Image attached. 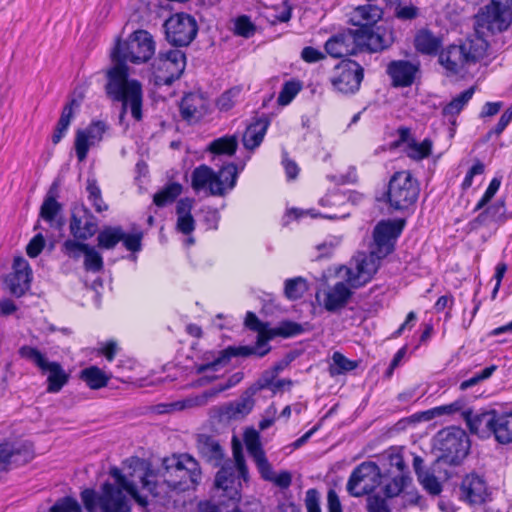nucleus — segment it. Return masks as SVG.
I'll use <instances>...</instances> for the list:
<instances>
[{"label":"nucleus","instance_id":"obj_1","mask_svg":"<svg viewBox=\"0 0 512 512\" xmlns=\"http://www.w3.org/2000/svg\"><path fill=\"white\" fill-rule=\"evenodd\" d=\"M154 53L155 42L146 30L134 31L126 41H119L111 53L113 66L107 72V93L122 103L124 111L129 107L136 120L142 117V87L137 80L128 78L126 62L145 63Z\"/></svg>","mask_w":512,"mask_h":512},{"label":"nucleus","instance_id":"obj_2","mask_svg":"<svg viewBox=\"0 0 512 512\" xmlns=\"http://www.w3.org/2000/svg\"><path fill=\"white\" fill-rule=\"evenodd\" d=\"M136 464V475L141 487L163 504L171 498L175 490H187L201 479L198 462L188 454L172 455L165 458L161 468L155 472L139 458H130V468Z\"/></svg>","mask_w":512,"mask_h":512},{"label":"nucleus","instance_id":"obj_3","mask_svg":"<svg viewBox=\"0 0 512 512\" xmlns=\"http://www.w3.org/2000/svg\"><path fill=\"white\" fill-rule=\"evenodd\" d=\"M123 465V470L110 468L109 474L114 483L105 482L98 490L88 488L81 492L87 512H131L133 499L141 505L145 504L138 495L141 483L136 475V464L130 468V459H127Z\"/></svg>","mask_w":512,"mask_h":512},{"label":"nucleus","instance_id":"obj_4","mask_svg":"<svg viewBox=\"0 0 512 512\" xmlns=\"http://www.w3.org/2000/svg\"><path fill=\"white\" fill-rule=\"evenodd\" d=\"M245 325L249 329L258 333L257 347H228L219 352V355L211 362L197 366V373L202 374L207 371H217L218 367L226 365L232 357L248 356L258 354L264 356L268 352V348L260 351L259 349L266 345L267 341L275 336L293 337L304 332L301 324L293 321H282L276 328H269L268 324L261 322L258 317L248 312L245 318Z\"/></svg>","mask_w":512,"mask_h":512},{"label":"nucleus","instance_id":"obj_5","mask_svg":"<svg viewBox=\"0 0 512 512\" xmlns=\"http://www.w3.org/2000/svg\"><path fill=\"white\" fill-rule=\"evenodd\" d=\"M488 42L475 34L460 45H450L439 55V62L451 74H459L482 60L487 53Z\"/></svg>","mask_w":512,"mask_h":512},{"label":"nucleus","instance_id":"obj_6","mask_svg":"<svg viewBox=\"0 0 512 512\" xmlns=\"http://www.w3.org/2000/svg\"><path fill=\"white\" fill-rule=\"evenodd\" d=\"M470 431L481 437L493 436L494 440L507 445L512 443V412L495 409L466 414Z\"/></svg>","mask_w":512,"mask_h":512},{"label":"nucleus","instance_id":"obj_7","mask_svg":"<svg viewBox=\"0 0 512 512\" xmlns=\"http://www.w3.org/2000/svg\"><path fill=\"white\" fill-rule=\"evenodd\" d=\"M237 166L233 163L224 165L215 172L207 165L196 167L191 175V186L195 191L207 189L213 196H224L236 185Z\"/></svg>","mask_w":512,"mask_h":512},{"label":"nucleus","instance_id":"obj_8","mask_svg":"<svg viewBox=\"0 0 512 512\" xmlns=\"http://www.w3.org/2000/svg\"><path fill=\"white\" fill-rule=\"evenodd\" d=\"M20 357L33 363L43 374H47V391L57 393L68 382L69 375L60 363L49 361L45 354L35 347L24 345L18 351Z\"/></svg>","mask_w":512,"mask_h":512},{"label":"nucleus","instance_id":"obj_9","mask_svg":"<svg viewBox=\"0 0 512 512\" xmlns=\"http://www.w3.org/2000/svg\"><path fill=\"white\" fill-rule=\"evenodd\" d=\"M234 462H226L217 472L215 477V485L222 489L226 496L231 500H239V478L244 481L248 480V468L245 463L242 452L234 449Z\"/></svg>","mask_w":512,"mask_h":512},{"label":"nucleus","instance_id":"obj_10","mask_svg":"<svg viewBox=\"0 0 512 512\" xmlns=\"http://www.w3.org/2000/svg\"><path fill=\"white\" fill-rule=\"evenodd\" d=\"M419 195L417 181L409 171L396 172L390 179L387 199L391 208L404 210L413 205Z\"/></svg>","mask_w":512,"mask_h":512},{"label":"nucleus","instance_id":"obj_11","mask_svg":"<svg viewBox=\"0 0 512 512\" xmlns=\"http://www.w3.org/2000/svg\"><path fill=\"white\" fill-rule=\"evenodd\" d=\"M186 66L185 53L179 49L159 52L152 69L156 85H171L184 72Z\"/></svg>","mask_w":512,"mask_h":512},{"label":"nucleus","instance_id":"obj_12","mask_svg":"<svg viewBox=\"0 0 512 512\" xmlns=\"http://www.w3.org/2000/svg\"><path fill=\"white\" fill-rule=\"evenodd\" d=\"M382 480L380 468L374 462H363L351 473L347 491L354 497H361L374 491Z\"/></svg>","mask_w":512,"mask_h":512},{"label":"nucleus","instance_id":"obj_13","mask_svg":"<svg viewBox=\"0 0 512 512\" xmlns=\"http://www.w3.org/2000/svg\"><path fill=\"white\" fill-rule=\"evenodd\" d=\"M439 449L451 464H459L470 448L466 432L458 427H449L438 434Z\"/></svg>","mask_w":512,"mask_h":512},{"label":"nucleus","instance_id":"obj_14","mask_svg":"<svg viewBox=\"0 0 512 512\" xmlns=\"http://www.w3.org/2000/svg\"><path fill=\"white\" fill-rule=\"evenodd\" d=\"M166 39L173 46H187L197 35L196 20L186 13H176L164 23Z\"/></svg>","mask_w":512,"mask_h":512},{"label":"nucleus","instance_id":"obj_15","mask_svg":"<svg viewBox=\"0 0 512 512\" xmlns=\"http://www.w3.org/2000/svg\"><path fill=\"white\" fill-rule=\"evenodd\" d=\"M364 77L363 67L353 60H343L334 68L331 84L342 94H354L360 88Z\"/></svg>","mask_w":512,"mask_h":512},{"label":"nucleus","instance_id":"obj_16","mask_svg":"<svg viewBox=\"0 0 512 512\" xmlns=\"http://www.w3.org/2000/svg\"><path fill=\"white\" fill-rule=\"evenodd\" d=\"M377 254L370 251L367 253H358L351 263L350 267H345L346 281L352 288H358L371 280L379 268L380 260Z\"/></svg>","mask_w":512,"mask_h":512},{"label":"nucleus","instance_id":"obj_17","mask_svg":"<svg viewBox=\"0 0 512 512\" xmlns=\"http://www.w3.org/2000/svg\"><path fill=\"white\" fill-rule=\"evenodd\" d=\"M404 227L403 220H387L379 222L373 231V245L371 251L378 257L385 258L394 250L397 237Z\"/></svg>","mask_w":512,"mask_h":512},{"label":"nucleus","instance_id":"obj_18","mask_svg":"<svg viewBox=\"0 0 512 512\" xmlns=\"http://www.w3.org/2000/svg\"><path fill=\"white\" fill-rule=\"evenodd\" d=\"M512 21V10L507 6L499 3L491 4L482 9L476 16V23L479 28L487 29L488 31L502 32L507 30Z\"/></svg>","mask_w":512,"mask_h":512},{"label":"nucleus","instance_id":"obj_19","mask_svg":"<svg viewBox=\"0 0 512 512\" xmlns=\"http://www.w3.org/2000/svg\"><path fill=\"white\" fill-rule=\"evenodd\" d=\"M108 126L103 121H92L86 128L78 129L75 134L74 148L80 162L88 155L89 149L98 145L106 133Z\"/></svg>","mask_w":512,"mask_h":512},{"label":"nucleus","instance_id":"obj_20","mask_svg":"<svg viewBox=\"0 0 512 512\" xmlns=\"http://www.w3.org/2000/svg\"><path fill=\"white\" fill-rule=\"evenodd\" d=\"M325 50L334 58H341L361 52L358 28L347 29L333 35L326 41Z\"/></svg>","mask_w":512,"mask_h":512},{"label":"nucleus","instance_id":"obj_21","mask_svg":"<svg viewBox=\"0 0 512 512\" xmlns=\"http://www.w3.org/2000/svg\"><path fill=\"white\" fill-rule=\"evenodd\" d=\"M32 281V270L28 261L21 257L13 260L12 271L5 277L6 288L16 297L23 296L29 289Z\"/></svg>","mask_w":512,"mask_h":512},{"label":"nucleus","instance_id":"obj_22","mask_svg":"<svg viewBox=\"0 0 512 512\" xmlns=\"http://www.w3.org/2000/svg\"><path fill=\"white\" fill-rule=\"evenodd\" d=\"M419 72L418 64L408 60H394L386 67V73L391 79V85L395 88L411 86Z\"/></svg>","mask_w":512,"mask_h":512},{"label":"nucleus","instance_id":"obj_23","mask_svg":"<svg viewBox=\"0 0 512 512\" xmlns=\"http://www.w3.org/2000/svg\"><path fill=\"white\" fill-rule=\"evenodd\" d=\"M97 221L84 206L74 207L70 221V231L77 239L87 240L97 231Z\"/></svg>","mask_w":512,"mask_h":512},{"label":"nucleus","instance_id":"obj_24","mask_svg":"<svg viewBox=\"0 0 512 512\" xmlns=\"http://www.w3.org/2000/svg\"><path fill=\"white\" fill-rule=\"evenodd\" d=\"M34 457L33 450L29 445H0V471H5L12 466H20L30 462Z\"/></svg>","mask_w":512,"mask_h":512},{"label":"nucleus","instance_id":"obj_25","mask_svg":"<svg viewBox=\"0 0 512 512\" xmlns=\"http://www.w3.org/2000/svg\"><path fill=\"white\" fill-rule=\"evenodd\" d=\"M383 15L382 8L375 0H366L364 4L354 7L348 14L349 22L357 28L373 27Z\"/></svg>","mask_w":512,"mask_h":512},{"label":"nucleus","instance_id":"obj_26","mask_svg":"<svg viewBox=\"0 0 512 512\" xmlns=\"http://www.w3.org/2000/svg\"><path fill=\"white\" fill-rule=\"evenodd\" d=\"M460 498L471 504H482L488 497V488L486 482L477 474L467 475L460 486Z\"/></svg>","mask_w":512,"mask_h":512},{"label":"nucleus","instance_id":"obj_27","mask_svg":"<svg viewBox=\"0 0 512 512\" xmlns=\"http://www.w3.org/2000/svg\"><path fill=\"white\" fill-rule=\"evenodd\" d=\"M361 51L377 52L388 48L392 43V34L378 28H358Z\"/></svg>","mask_w":512,"mask_h":512},{"label":"nucleus","instance_id":"obj_28","mask_svg":"<svg viewBox=\"0 0 512 512\" xmlns=\"http://www.w3.org/2000/svg\"><path fill=\"white\" fill-rule=\"evenodd\" d=\"M207 110V99L198 93L185 95L180 104L181 116L190 123L201 119L207 113Z\"/></svg>","mask_w":512,"mask_h":512},{"label":"nucleus","instance_id":"obj_29","mask_svg":"<svg viewBox=\"0 0 512 512\" xmlns=\"http://www.w3.org/2000/svg\"><path fill=\"white\" fill-rule=\"evenodd\" d=\"M348 286V282H337L326 292L324 307L327 311H337L347 304L352 294Z\"/></svg>","mask_w":512,"mask_h":512},{"label":"nucleus","instance_id":"obj_30","mask_svg":"<svg viewBox=\"0 0 512 512\" xmlns=\"http://www.w3.org/2000/svg\"><path fill=\"white\" fill-rule=\"evenodd\" d=\"M197 448L201 456L214 466L220 465L224 453L218 441L207 435H199Z\"/></svg>","mask_w":512,"mask_h":512},{"label":"nucleus","instance_id":"obj_31","mask_svg":"<svg viewBox=\"0 0 512 512\" xmlns=\"http://www.w3.org/2000/svg\"><path fill=\"white\" fill-rule=\"evenodd\" d=\"M193 199L182 198L177 202V230L185 235L191 234L195 229V220L191 214Z\"/></svg>","mask_w":512,"mask_h":512},{"label":"nucleus","instance_id":"obj_32","mask_svg":"<svg viewBox=\"0 0 512 512\" xmlns=\"http://www.w3.org/2000/svg\"><path fill=\"white\" fill-rule=\"evenodd\" d=\"M268 128V122L263 119L256 120L250 124L242 137L243 145L248 150H254L263 141Z\"/></svg>","mask_w":512,"mask_h":512},{"label":"nucleus","instance_id":"obj_33","mask_svg":"<svg viewBox=\"0 0 512 512\" xmlns=\"http://www.w3.org/2000/svg\"><path fill=\"white\" fill-rule=\"evenodd\" d=\"M442 42L441 37L434 35L427 29L418 31L414 39L416 50L427 55L436 54L442 46Z\"/></svg>","mask_w":512,"mask_h":512},{"label":"nucleus","instance_id":"obj_34","mask_svg":"<svg viewBox=\"0 0 512 512\" xmlns=\"http://www.w3.org/2000/svg\"><path fill=\"white\" fill-rule=\"evenodd\" d=\"M78 106L76 100H71L66 104L62 110L61 116L58 120L54 133L52 135V142L57 144L65 136L74 115V108Z\"/></svg>","mask_w":512,"mask_h":512},{"label":"nucleus","instance_id":"obj_35","mask_svg":"<svg viewBox=\"0 0 512 512\" xmlns=\"http://www.w3.org/2000/svg\"><path fill=\"white\" fill-rule=\"evenodd\" d=\"M80 377L91 389H100L108 384L111 375L97 366H90L81 371Z\"/></svg>","mask_w":512,"mask_h":512},{"label":"nucleus","instance_id":"obj_36","mask_svg":"<svg viewBox=\"0 0 512 512\" xmlns=\"http://www.w3.org/2000/svg\"><path fill=\"white\" fill-rule=\"evenodd\" d=\"M474 91V88L470 87L453 98L447 105L444 106L442 110L443 115L449 118V120L455 118L471 100Z\"/></svg>","mask_w":512,"mask_h":512},{"label":"nucleus","instance_id":"obj_37","mask_svg":"<svg viewBox=\"0 0 512 512\" xmlns=\"http://www.w3.org/2000/svg\"><path fill=\"white\" fill-rule=\"evenodd\" d=\"M507 218L505 202L503 199H499L481 212L477 217V221L479 223H486L488 221L503 222Z\"/></svg>","mask_w":512,"mask_h":512},{"label":"nucleus","instance_id":"obj_38","mask_svg":"<svg viewBox=\"0 0 512 512\" xmlns=\"http://www.w3.org/2000/svg\"><path fill=\"white\" fill-rule=\"evenodd\" d=\"M124 231L121 227L108 226L103 228L98 236V247L101 249H113L123 238Z\"/></svg>","mask_w":512,"mask_h":512},{"label":"nucleus","instance_id":"obj_39","mask_svg":"<svg viewBox=\"0 0 512 512\" xmlns=\"http://www.w3.org/2000/svg\"><path fill=\"white\" fill-rule=\"evenodd\" d=\"M238 142L235 136H224L213 140L208 150L215 155L232 156L237 150Z\"/></svg>","mask_w":512,"mask_h":512},{"label":"nucleus","instance_id":"obj_40","mask_svg":"<svg viewBox=\"0 0 512 512\" xmlns=\"http://www.w3.org/2000/svg\"><path fill=\"white\" fill-rule=\"evenodd\" d=\"M303 88V83L298 79L286 81L279 92L277 103L280 106L289 105Z\"/></svg>","mask_w":512,"mask_h":512},{"label":"nucleus","instance_id":"obj_41","mask_svg":"<svg viewBox=\"0 0 512 512\" xmlns=\"http://www.w3.org/2000/svg\"><path fill=\"white\" fill-rule=\"evenodd\" d=\"M182 192V185L176 182L167 184L153 197V202L158 207L172 203Z\"/></svg>","mask_w":512,"mask_h":512},{"label":"nucleus","instance_id":"obj_42","mask_svg":"<svg viewBox=\"0 0 512 512\" xmlns=\"http://www.w3.org/2000/svg\"><path fill=\"white\" fill-rule=\"evenodd\" d=\"M308 290V284L303 277L287 279L284 283V295L289 300L300 299Z\"/></svg>","mask_w":512,"mask_h":512},{"label":"nucleus","instance_id":"obj_43","mask_svg":"<svg viewBox=\"0 0 512 512\" xmlns=\"http://www.w3.org/2000/svg\"><path fill=\"white\" fill-rule=\"evenodd\" d=\"M431 151L432 141L428 138L424 139L422 142L411 140L405 149L407 156L413 160L427 158L431 154Z\"/></svg>","mask_w":512,"mask_h":512},{"label":"nucleus","instance_id":"obj_44","mask_svg":"<svg viewBox=\"0 0 512 512\" xmlns=\"http://www.w3.org/2000/svg\"><path fill=\"white\" fill-rule=\"evenodd\" d=\"M86 190L88 192V200L97 212L100 213L108 209V205L103 201L101 190L95 179L89 178L87 180Z\"/></svg>","mask_w":512,"mask_h":512},{"label":"nucleus","instance_id":"obj_45","mask_svg":"<svg viewBox=\"0 0 512 512\" xmlns=\"http://www.w3.org/2000/svg\"><path fill=\"white\" fill-rule=\"evenodd\" d=\"M244 442L251 458L264 452L260 441V435L255 429H247L244 433Z\"/></svg>","mask_w":512,"mask_h":512},{"label":"nucleus","instance_id":"obj_46","mask_svg":"<svg viewBox=\"0 0 512 512\" xmlns=\"http://www.w3.org/2000/svg\"><path fill=\"white\" fill-rule=\"evenodd\" d=\"M61 209V205L52 195H48L41 205L40 216L43 220L53 223Z\"/></svg>","mask_w":512,"mask_h":512},{"label":"nucleus","instance_id":"obj_47","mask_svg":"<svg viewBox=\"0 0 512 512\" xmlns=\"http://www.w3.org/2000/svg\"><path fill=\"white\" fill-rule=\"evenodd\" d=\"M104 263L101 254L95 247L88 246L84 254V268L90 272H99L103 269Z\"/></svg>","mask_w":512,"mask_h":512},{"label":"nucleus","instance_id":"obj_48","mask_svg":"<svg viewBox=\"0 0 512 512\" xmlns=\"http://www.w3.org/2000/svg\"><path fill=\"white\" fill-rule=\"evenodd\" d=\"M419 483L431 495H438L442 491V485L436 476L430 471H425L417 476Z\"/></svg>","mask_w":512,"mask_h":512},{"label":"nucleus","instance_id":"obj_49","mask_svg":"<svg viewBox=\"0 0 512 512\" xmlns=\"http://www.w3.org/2000/svg\"><path fill=\"white\" fill-rule=\"evenodd\" d=\"M408 481L409 477L406 475H399L394 477L391 482L385 485V495L389 498L400 496L404 488L406 487Z\"/></svg>","mask_w":512,"mask_h":512},{"label":"nucleus","instance_id":"obj_50","mask_svg":"<svg viewBox=\"0 0 512 512\" xmlns=\"http://www.w3.org/2000/svg\"><path fill=\"white\" fill-rule=\"evenodd\" d=\"M289 380H277L274 382L273 373L266 372L262 375V377L258 380L255 387H251L252 393H256V391L272 387L274 390L282 388L285 384H290Z\"/></svg>","mask_w":512,"mask_h":512},{"label":"nucleus","instance_id":"obj_51","mask_svg":"<svg viewBox=\"0 0 512 512\" xmlns=\"http://www.w3.org/2000/svg\"><path fill=\"white\" fill-rule=\"evenodd\" d=\"M234 33L238 36L249 38L255 33V25L248 16H240L234 21Z\"/></svg>","mask_w":512,"mask_h":512},{"label":"nucleus","instance_id":"obj_52","mask_svg":"<svg viewBox=\"0 0 512 512\" xmlns=\"http://www.w3.org/2000/svg\"><path fill=\"white\" fill-rule=\"evenodd\" d=\"M340 242L341 239L339 237L330 236L323 240L321 243L317 244L315 247L318 252L316 259L330 257L334 250L340 245Z\"/></svg>","mask_w":512,"mask_h":512},{"label":"nucleus","instance_id":"obj_53","mask_svg":"<svg viewBox=\"0 0 512 512\" xmlns=\"http://www.w3.org/2000/svg\"><path fill=\"white\" fill-rule=\"evenodd\" d=\"M496 369H497L496 365H491V366L486 367L481 372L476 373L473 377L461 382L460 389L462 391L467 390V389L479 384L480 382L490 378L492 376V374L496 371Z\"/></svg>","mask_w":512,"mask_h":512},{"label":"nucleus","instance_id":"obj_54","mask_svg":"<svg viewBox=\"0 0 512 512\" xmlns=\"http://www.w3.org/2000/svg\"><path fill=\"white\" fill-rule=\"evenodd\" d=\"M50 512H82V508L74 498L64 497L51 506Z\"/></svg>","mask_w":512,"mask_h":512},{"label":"nucleus","instance_id":"obj_55","mask_svg":"<svg viewBox=\"0 0 512 512\" xmlns=\"http://www.w3.org/2000/svg\"><path fill=\"white\" fill-rule=\"evenodd\" d=\"M269 17L272 24L287 22L291 18V6L287 1H282L271 10Z\"/></svg>","mask_w":512,"mask_h":512},{"label":"nucleus","instance_id":"obj_56","mask_svg":"<svg viewBox=\"0 0 512 512\" xmlns=\"http://www.w3.org/2000/svg\"><path fill=\"white\" fill-rule=\"evenodd\" d=\"M500 185H501V179L497 178V177L493 178L491 180V182L489 183L483 196L476 204L474 210L478 211V210L483 209L491 201V199L495 196V194L497 193V191L500 188Z\"/></svg>","mask_w":512,"mask_h":512},{"label":"nucleus","instance_id":"obj_57","mask_svg":"<svg viewBox=\"0 0 512 512\" xmlns=\"http://www.w3.org/2000/svg\"><path fill=\"white\" fill-rule=\"evenodd\" d=\"M88 246V244L76 240H66L63 244V251L70 258L79 259L82 255L84 256Z\"/></svg>","mask_w":512,"mask_h":512},{"label":"nucleus","instance_id":"obj_58","mask_svg":"<svg viewBox=\"0 0 512 512\" xmlns=\"http://www.w3.org/2000/svg\"><path fill=\"white\" fill-rule=\"evenodd\" d=\"M252 459L257 467L259 474L264 480L268 481L269 479H273L274 471L272 465L269 463L265 455V452L253 457Z\"/></svg>","mask_w":512,"mask_h":512},{"label":"nucleus","instance_id":"obj_59","mask_svg":"<svg viewBox=\"0 0 512 512\" xmlns=\"http://www.w3.org/2000/svg\"><path fill=\"white\" fill-rule=\"evenodd\" d=\"M304 504L307 512H322L320 508V493L311 488L306 491Z\"/></svg>","mask_w":512,"mask_h":512},{"label":"nucleus","instance_id":"obj_60","mask_svg":"<svg viewBox=\"0 0 512 512\" xmlns=\"http://www.w3.org/2000/svg\"><path fill=\"white\" fill-rule=\"evenodd\" d=\"M240 94V89L238 88H232L226 92H224L220 98L218 99V106L220 108V110H224V111H227V110H230L235 102H236V98L239 96Z\"/></svg>","mask_w":512,"mask_h":512},{"label":"nucleus","instance_id":"obj_61","mask_svg":"<svg viewBox=\"0 0 512 512\" xmlns=\"http://www.w3.org/2000/svg\"><path fill=\"white\" fill-rule=\"evenodd\" d=\"M249 391L250 395L242 397L239 401L233 404L232 409L234 416L246 415L252 410L254 406V400L251 398V395L254 393H252L251 389Z\"/></svg>","mask_w":512,"mask_h":512},{"label":"nucleus","instance_id":"obj_62","mask_svg":"<svg viewBox=\"0 0 512 512\" xmlns=\"http://www.w3.org/2000/svg\"><path fill=\"white\" fill-rule=\"evenodd\" d=\"M143 234L141 232L133 233V234H126L124 232V236L121 239L123 241L124 246L127 250L132 252H137L141 249V240H142Z\"/></svg>","mask_w":512,"mask_h":512},{"label":"nucleus","instance_id":"obj_63","mask_svg":"<svg viewBox=\"0 0 512 512\" xmlns=\"http://www.w3.org/2000/svg\"><path fill=\"white\" fill-rule=\"evenodd\" d=\"M45 245L44 237L41 234L35 235L26 247L27 255L31 258L37 257Z\"/></svg>","mask_w":512,"mask_h":512},{"label":"nucleus","instance_id":"obj_64","mask_svg":"<svg viewBox=\"0 0 512 512\" xmlns=\"http://www.w3.org/2000/svg\"><path fill=\"white\" fill-rule=\"evenodd\" d=\"M369 512H390L385 499L380 496H370L367 500Z\"/></svg>","mask_w":512,"mask_h":512}]
</instances>
